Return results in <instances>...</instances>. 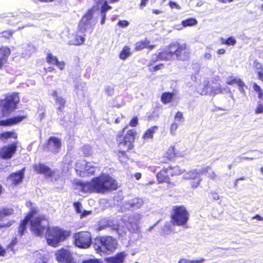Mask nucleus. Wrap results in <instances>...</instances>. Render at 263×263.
<instances>
[{"label": "nucleus", "instance_id": "f257e3e1", "mask_svg": "<svg viewBox=\"0 0 263 263\" xmlns=\"http://www.w3.org/2000/svg\"><path fill=\"white\" fill-rule=\"evenodd\" d=\"M117 240L111 236L97 237L93 242L95 250L101 255L112 253L117 248Z\"/></svg>", "mask_w": 263, "mask_h": 263}, {"label": "nucleus", "instance_id": "f03ea898", "mask_svg": "<svg viewBox=\"0 0 263 263\" xmlns=\"http://www.w3.org/2000/svg\"><path fill=\"white\" fill-rule=\"evenodd\" d=\"M93 179L96 193H104L110 190H116L117 187L116 180L108 174H102Z\"/></svg>", "mask_w": 263, "mask_h": 263}, {"label": "nucleus", "instance_id": "7ed1b4c3", "mask_svg": "<svg viewBox=\"0 0 263 263\" xmlns=\"http://www.w3.org/2000/svg\"><path fill=\"white\" fill-rule=\"evenodd\" d=\"M68 235V232L63 230L59 227H51L48 228L47 229L45 237L48 245L57 247L59 242L63 241Z\"/></svg>", "mask_w": 263, "mask_h": 263}, {"label": "nucleus", "instance_id": "20e7f679", "mask_svg": "<svg viewBox=\"0 0 263 263\" xmlns=\"http://www.w3.org/2000/svg\"><path fill=\"white\" fill-rule=\"evenodd\" d=\"M20 102L17 93L13 92L5 96L4 99L0 100V111L2 116H5L14 110Z\"/></svg>", "mask_w": 263, "mask_h": 263}, {"label": "nucleus", "instance_id": "39448f33", "mask_svg": "<svg viewBox=\"0 0 263 263\" xmlns=\"http://www.w3.org/2000/svg\"><path fill=\"white\" fill-rule=\"evenodd\" d=\"M171 222L174 226H182L189 219V214L183 206H174L171 213Z\"/></svg>", "mask_w": 263, "mask_h": 263}, {"label": "nucleus", "instance_id": "423d86ee", "mask_svg": "<svg viewBox=\"0 0 263 263\" xmlns=\"http://www.w3.org/2000/svg\"><path fill=\"white\" fill-rule=\"evenodd\" d=\"M136 132L134 129L128 130L124 137L119 133L117 137L118 146L123 151L132 149L133 147V142L136 135Z\"/></svg>", "mask_w": 263, "mask_h": 263}, {"label": "nucleus", "instance_id": "0eeeda50", "mask_svg": "<svg viewBox=\"0 0 263 263\" xmlns=\"http://www.w3.org/2000/svg\"><path fill=\"white\" fill-rule=\"evenodd\" d=\"M76 171L81 177H86L93 175L98 170L91 162H86L85 160H80L76 164Z\"/></svg>", "mask_w": 263, "mask_h": 263}, {"label": "nucleus", "instance_id": "6e6552de", "mask_svg": "<svg viewBox=\"0 0 263 263\" xmlns=\"http://www.w3.org/2000/svg\"><path fill=\"white\" fill-rule=\"evenodd\" d=\"M73 237L76 245L79 248L86 249L91 244V235L88 232H79Z\"/></svg>", "mask_w": 263, "mask_h": 263}, {"label": "nucleus", "instance_id": "1a4fd4ad", "mask_svg": "<svg viewBox=\"0 0 263 263\" xmlns=\"http://www.w3.org/2000/svg\"><path fill=\"white\" fill-rule=\"evenodd\" d=\"M48 221L44 216L35 217L31 221V231L36 235H42Z\"/></svg>", "mask_w": 263, "mask_h": 263}, {"label": "nucleus", "instance_id": "9d476101", "mask_svg": "<svg viewBox=\"0 0 263 263\" xmlns=\"http://www.w3.org/2000/svg\"><path fill=\"white\" fill-rule=\"evenodd\" d=\"M173 48L171 52L175 54V59L185 61L189 59V51L185 44H173Z\"/></svg>", "mask_w": 263, "mask_h": 263}, {"label": "nucleus", "instance_id": "9b49d317", "mask_svg": "<svg viewBox=\"0 0 263 263\" xmlns=\"http://www.w3.org/2000/svg\"><path fill=\"white\" fill-rule=\"evenodd\" d=\"M57 260L60 263H76L71 253L66 249H62L55 253Z\"/></svg>", "mask_w": 263, "mask_h": 263}, {"label": "nucleus", "instance_id": "f8f14e48", "mask_svg": "<svg viewBox=\"0 0 263 263\" xmlns=\"http://www.w3.org/2000/svg\"><path fill=\"white\" fill-rule=\"evenodd\" d=\"M17 148L15 143L0 148V157L4 159H9L15 154Z\"/></svg>", "mask_w": 263, "mask_h": 263}, {"label": "nucleus", "instance_id": "ddd939ff", "mask_svg": "<svg viewBox=\"0 0 263 263\" xmlns=\"http://www.w3.org/2000/svg\"><path fill=\"white\" fill-rule=\"evenodd\" d=\"M208 167H203L199 171V172H197L196 170H195L189 173H185L183 175V177L185 179H197V182H195L192 183V186L197 187L201 181V179L199 178L200 174H203L205 173L208 171Z\"/></svg>", "mask_w": 263, "mask_h": 263}, {"label": "nucleus", "instance_id": "4468645a", "mask_svg": "<svg viewBox=\"0 0 263 263\" xmlns=\"http://www.w3.org/2000/svg\"><path fill=\"white\" fill-rule=\"evenodd\" d=\"M26 205L27 206H32V203L30 202H27ZM36 212H37V210L35 208L31 207L30 212L25 217V219L23 220L21 222L20 227H19V229H18V233H20V234L21 236L23 235L24 232L26 230V224L28 223L29 221L32 218L33 214H35Z\"/></svg>", "mask_w": 263, "mask_h": 263}, {"label": "nucleus", "instance_id": "2eb2a0df", "mask_svg": "<svg viewBox=\"0 0 263 263\" xmlns=\"http://www.w3.org/2000/svg\"><path fill=\"white\" fill-rule=\"evenodd\" d=\"M34 168L37 173L43 174L46 177H51L54 173V171H52L48 166L42 163L35 164Z\"/></svg>", "mask_w": 263, "mask_h": 263}, {"label": "nucleus", "instance_id": "dca6fc26", "mask_svg": "<svg viewBox=\"0 0 263 263\" xmlns=\"http://www.w3.org/2000/svg\"><path fill=\"white\" fill-rule=\"evenodd\" d=\"M92 11L90 10L82 17L79 25V29L80 32H83L87 28V25L90 24L92 18Z\"/></svg>", "mask_w": 263, "mask_h": 263}, {"label": "nucleus", "instance_id": "f3484780", "mask_svg": "<svg viewBox=\"0 0 263 263\" xmlns=\"http://www.w3.org/2000/svg\"><path fill=\"white\" fill-rule=\"evenodd\" d=\"M141 215L136 213L132 217H129L128 222L126 224L127 228L132 231H136L139 229V221L141 219Z\"/></svg>", "mask_w": 263, "mask_h": 263}, {"label": "nucleus", "instance_id": "a211bd4d", "mask_svg": "<svg viewBox=\"0 0 263 263\" xmlns=\"http://www.w3.org/2000/svg\"><path fill=\"white\" fill-rule=\"evenodd\" d=\"M78 189L84 193H96V186L95 185L93 179L90 182H79Z\"/></svg>", "mask_w": 263, "mask_h": 263}, {"label": "nucleus", "instance_id": "6ab92c4d", "mask_svg": "<svg viewBox=\"0 0 263 263\" xmlns=\"http://www.w3.org/2000/svg\"><path fill=\"white\" fill-rule=\"evenodd\" d=\"M25 168H22L21 170L17 172L12 174L8 178V181L10 182L11 185H16L22 182L24 177Z\"/></svg>", "mask_w": 263, "mask_h": 263}, {"label": "nucleus", "instance_id": "aec40b11", "mask_svg": "<svg viewBox=\"0 0 263 263\" xmlns=\"http://www.w3.org/2000/svg\"><path fill=\"white\" fill-rule=\"evenodd\" d=\"M61 146L60 139L55 137H51L48 142L47 147L52 152L57 153L60 150Z\"/></svg>", "mask_w": 263, "mask_h": 263}, {"label": "nucleus", "instance_id": "412c9836", "mask_svg": "<svg viewBox=\"0 0 263 263\" xmlns=\"http://www.w3.org/2000/svg\"><path fill=\"white\" fill-rule=\"evenodd\" d=\"M13 213V210L11 208L4 209L0 211V227H8L11 225V222H4L6 219L5 217L11 215Z\"/></svg>", "mask_w": 263, "mask_h": 263}, {"label": "nucleus", "instance_id": "4be33fe9", "mask_svg": "<svg viewBox=\"0 0 263 263\" xmlns=\"http://www.w3.org/2000/svg\"><path fill=\"white\" fill-rule=\"evenodd\" d=\"M125 256V253L120 252L115 256L106 258L105 261L106 263H123Z\"/></svg>", "mask_w": 263, "mask_h": 263}, {"label": "nucleus", "instance_id": "5701e85b", "mask_svg": "<svg viewBox=\"0 0 263 263\" xmlns=\"http://www.w3.org/2000/svg\"><path fill=\"white\" fill-rule=\"evenodd\" d=\"M197 91L201 95H212V83H210L207 80L204 81L203 84L198 88Z\"/></svg>", "mask_w": 263, "mask_h": 263}, {"label": "nucleus", "instance_id": "b1692460", "mask_svg": "<svg viewBox=\"0 0 263 263\" xmlns=\"http://www.w3.org/2000/svg\"><path fill=\"white\" fill-rule=\"evenodd\" d=\"M173 48V44H171L168 48L162 52H159V59L163 60H170L175 59V54L171 52Z\"/></svg>", "mask_w": 263, "mask_h": 263}, {"label": "nucleus", "instance_id": "393cba45", "mask_svg": "<svg viewBox=\"0 0 263 263\" xmlns=\"http://www.w3.org/2000/svg\"><path fill=\"white\" fill-rule=\"evenodd\" d=\"M227 83L229 85H236L239 87V90L241 93H243L245 90L243 87L245 86V83L238 78H234L233 77L228 78L227 80Z\"/></svg>", "mask_w": 263, "mask_h": 263}, {"label": "nucleus", "instance_id": "a878e982", "mask_svg": "<svg viewBox=\"0 0 263 263\" xmlns=\"http://www.w3.org/2000/svg\"><path fill=\"white\" fill-rule=\"evenodd\" d=\"M23 116L14 117L5 120H0V126H11L22 121L24 119Z\"/></svg>", "mask_w": 263, "mask_h": 263}, {"label": "nucleus", "instance_id": "bb28decb", "mask_svg": "<svg viewBox=\"0 0 263 263\" xmlns=\"http://www.w3.org/2000/svg\"><path fill=\"white\" fill-rule=\"evenodd\" d=\"M143 204V201L140 198H134L126 202L125 204V209H138Z\"/></svg>", "mask_w": 263, "mask_h": 263}, {"label": "nucleus", "instance_id": "cd10ccee", "mask_svg": "<svg viewBox=\"0 0 263 263\" xmlns=\"http://www.w3.org/2000/svg\"><path fill=\"white\" fill-rule=\"evenodd\" d=\"M158 127L154 126L148 128L143 134L142 138L145 141H148L153 138L154 134L158 130Z\"/></svg>", "mask_w": 263, "mask_h": 263}, {"label": "nucleus", "instance_id": "c85d7f7f", "mask_svg": "<svg viewBox=\"0 0 263 263\" xmlns=\"http://www.w3.org/2000/svg\"><path fill=\"white\" fill-rule=\"evenodd\" d=\"M86 84L84 82H78L75 86V91L78 96L83 97L86 91Z\"/></svg>", "mask_w": 263, "mask_h": 263}, {"label": "nucleus", "instance_id": "c756f323", "mask_svg": "<svg viewBox=\"0 0 263 263\" xmlns=\"http://www.w3.org/2000/svg\"><path fill=\"white\" fill-rule=\"evenodd\" d=\"M51 96L54 97L56 104L59 105L58 109L61 110L62 107H64L65 104V100L61 97L58 96L57 91L53 90L51 93Z\"/></svg>", "mask_w": 263, "mask_h": 263}, {"label": "nucleus", "instance_id": "7c9ffc66", "mask_svg": "<svg viewBox=\"0 0 263 263\" xmlns=\"http://www.w3.org/2000/svg\"><path fill=\"white\" fill-rule=\"evenodd\" d=\"M17 134L14 131L6 132L0 134V140L2 141L6 140L8 139H16Z\"/></svg>", "mask_w": 263, "mask_h": 263}, {"label": "nucleus", "instance_id": "2f4dec72", "mask_svg": "<svg viewBox=\"0 0 263 263\" xmlns=\"http://www.w3.org/2000/svg\"><path fill=\"white\" fill-rule=\"evenodd\" d=\"M184 171L181 170L178 166H176L174 167L170 166L167 168V172L171 176L178 175L182 174Z\"/></svg>", "mask_w": 263, "mask_h": 263}, {"label": "nucleus", "instance_id": "473e14b6", "mask_svg": "<svg viewBox=\"0 0 263 263\" xmlns=\"http://www.w3.org/2000/svg\"><path fill=\"white\" fill-rule=\"evenodd\" d=\"M166 173L168 174V172H167V168L163 169V170H162L161 171L158 173L157 177L159 182L167 181V180H168V178L167 175H166Z\"/></svg>", "mask_w": 263, "mask_h": 263}, {"label": "nucleus", "instance_id": "72a5a7b5", "mask_svg": "<svg viewBox=\"0 0 263 263\" xmlns=\"http://www.w3.org/2000/svg\"><path fill=\"white\" fill-rule=\"evenodd\" d=\"M74 40H70L69 44L71 45H80L82 44L85 41V38L81 35L76 34Z\"/></svg>", "mask_w": 263, "mask_h": 263}, {"label": "nucleus", "instance_id": "f704fd0d", "mask_svg": "<svg viewBox=\"0 0 263 263\" xmlns=\"http://www.w3.org/2000/svg\"><path fill=\"white\" fill-rule=\"evenodd\" d=\"M130 54V48L128 46H124L120 53L119 57L121 60H125Z\"/></svg>", "mask_w": 263, "mask_h": 263}, {"label": "nucleus", "instance_id": "c9c22d12", "mask_svg": "<svg viewBox=\"0 0 263 263\" xmlns=\"http://www.w3.org/2000/svg\"><path fill=\"white\" fill-rule=\"evenodd\" d=\"M10 50L7 47L0 48V58L3 59L6 62V58L10 55Z\"/></svg>", "mask_w": 263, "mask_h": 263}, {"label": "nucleus", "instance_id": "e433bc0d", "mask_svg": "<svg viewBox=\"0 0 263 263\" xmlns=\"http://www.w3.org/2000/svg\"><path fill=\"white\" fill-rule=\"evenodd\" d=\"M197 24V21L194 18H190L185 20H183L181 22L182 27H190L196 25Z\"/></svg>", "mask_w": 263, "mask_h": 263}, {"label": "nucleus", "instance_id": "4c0bfd02", "mask_svg": "<svg viewBox=\"0 0 263 263\" xmlns=\"http://www.w3.org/2000/svg\"><path fill=\"white\" fill-rule=\"evenodd\" d=\"M173 94L170 92H164L162 94L161 100L164 104H167L171 102Z\"/></svg>", "mask_w": 263, "mask_h": 263}, {"label": "nucleus", "instance_id": "58836bf2", "mask_svg": "<svg viewBox=\"0 0 263 263\" xmlns=\"http://www.w3.org/2000/svg\"><path fill=\"white\" fill-rule=\"evenodd\" d=\"M212 95H215L222 92L220 84L216 82H212Z\"/></svg>", "mask_w": 263, "mask_h": 263}, {"label": "nucleus", "instance_id": "ea45409f", "mask_svg": "<svg viewBox=\"0 0 263 263\" xmlns=\"http://www.w3.org/2000/svg\"><path fill=\"white\" fill-rule=\"evenodd\" d=\"M149 42L147 40H144L137 42L136 44L135 48L137 50H142L144 48H147V46L149 45Z\"/></svg>", "mask_w": 263, "mask_h": 263}, {"label": "nucleus", "instance_id": "a19ab883", "mask_svg": "<svg viewBox=\"0 0 263 263\" xmlns=\"http://www.w3.org/2000/svg\"><path fill=\"white\" fill-rule=\"evenodd\" d=\"M253 88L257 93L258 98L263 99V90L256 83H254L253 84Z\"/></svg>", "mask_w": 263, "mask_h": 263}, {"label": "nucleus", "instance_id": "79ce46f5", "mask_svg": "<svg viewBox=\"0 0 263 263\" xmlns=\"http://www.w3.org/2000/svg\"><path fill=\"white\" fill-rule=\"evenodd\" d=\"M221 43L222 44H226L228 46H234L236 43V41L233 37H230L227 40L221 39Z\"/></svg>", "mask_w": 263, "mask_h": 263}, {"label": "nucleus", "instance_id": "37998d69", "mask_svg": "<svg viewBox=\"0 0 263 263\" xmlns=\"http://www.w3.org/2000/svg\"><path fill=\"white\" fill-rule=\"evenodd\" d=\"M253 69L255 72L257 74L258 73V71H260L263 69V65L257 60H255L253 62Z\"/></svg>", "mask_w": 263, "mask_h": 263}, {"label": "nucleus", "instance_id": "c03bdc74", "mask_svg": "<svg viewBox=\"0 0 263 263\" xmlns=\"http://www.w3.org/2000/svg\"><path fill=\"white\" fill-rule=\"evenodd\" d=\"M204 258H200L198 260H190L186 258H182L179 260L178 263H202L204 262Z\"/></svg>", "mask_w": 263, "mask_h": 263}, {"label": "nucleus", "instance_id": "a18cd8bd", "mask_svg": "<svg viewBox=\"0 0 263 263\" xmlns=\"http://www.w3.org/2000/svg\"><path fill=\"white\" fill-rule=\"evenodd\" d=\"M255 113L256 114L263 113V99H260V100L257 102V105L255 109Z\"/></svg>", "mask_w": 263, "mask_h": 263}, {"label": "nucleus", "instance_id": "49530a36", "mask_svg": "<svg viewBox=\"0 0 263 263\" xmlns=\"http://www.w3.org/2000/svg\"><path fill=\"white\" fill-rule=\"evenodd\" d=\"M184 119L182 113L180 111H178L175 116L174 122L178 123V124L180 125L182 123Z\"/></svg>", "mask_w": 263, "mask_h": 263}, {"label": "nucleus", "instance_id": "de8ad7c7", "mask_svg": "<svg viewBox=\"0 0 263 263\" xmlns=\"http://www.w3.org/2000/svg\"><path fill=\"white\" fill-rule=\"evenodd\" d=\"M58 59L56 57L53 56L51 53H48L46 58V61L49 64L55 65L58 62Z\"/></svg>", "mask_w": 263, "mask_h": 263}, {"label": "nucleus", "instance_id": "09e8293b", "mask_svg": "<svg viewBox=\"0 0 263 263\" xmlns=\"http://www.w3.org/2000/svg\"><path fill=\"white\" fill-rule=\"evenodd\" d=\"M179 124L178 123L176 122H173L170 126V134L172 136H175L176 135V131L177 129V128L179 126Z\"/></svg>", "mask_w": 263, "mask_h": 263}, {"label": "nucleus", "instance_id": "8fccbe9b", "mask_svg": "<svg viewBox=\"0 0 263 263\" xmlns=\"http://www.w3.org/2000/svg\"><path fill=\"white\" fill-rule=\"evenodd\" d=\"M167 159L171 160L175 155V148L174 146H171L167 152Z\"/></svg>", "mask_w": 263, "mask_h": 263}, {"label": "nucleus", "instance_id": "3c124183", "mask_svg": "<svg viewBox=\"0 0 263 263\" xmlns=\"http://www.w3.org/2000/svg\"><path fill=\"white\" fill-rule=\"evenodd\" d=\"M111 8V7L108 5L107 2H105L102 6L101 14H106V12Z\"/></svg>", "mask_w": 263, "mask_h": 263}, {"label": "nucleus", "instance_id": "603ef678", "mask_svg": "<svg viewBox=\"0 0 263 263\" xmlns=\"http://www.w3.org/2000/svg\"><path fill=\"white\" fill-rule=\"evenodd\" d=\"M110 226L108 222H106L105 220L101 221L99 224V230H102L105 229L106 227H110Z\"/></svg>", "mask_w": 263, "mask_h": 263}, {"label": "nucleus", "instance_id": "864d4df0", "mask_svg": "<svg viewBox=\"0 0 263 263\" xmlns=\"http://www.w3.org/2000/svg\"><path fill=\"white\" fill-rule=\"evenodd\" d=\"M168 6L171 9H176L177 10H180L181 7L176 2L170 1L168 3Z\"/></svg>", "mask_w": 263, "mask_h": 263}, {"label": "nucleus", "instance_id": "5fc2aeb1", "mask_svg": "<svg viewBox=\"0 0 263 263\" xmlns=\"http://www.w3.org/2000/svg\"><path fill=\"white\" fill-rule=\"evenodd\" d=\"M171 230V225L170 223L166 224L163 228V234H168L170 233Z\"/></svg>", "mask_w": 263, "mask_h": 263}, {"label": "nucleus", "instance_id": "6e6d98bb", "mask_svg": "<svg viewBox=\"0 0 263 263\" xmlns=\"http://www.w3.org/2000/svg\"><path fill=\"white\" fill-rule=\"evenodd\" d=\"M73 205L77 213H82V205L80 202H74Z\"/></svg>", "mask_w": 263, "mask_h": 263}, {"label": "nucleus", "instance_id": "4d7b16f0", "mask_svg": "<svg viewBox=\"0 0 263 263\" xmlns=\"http://www.w3.org/2000/svg\"><path fill=\"white\" fill-rule=\"evenodd\" d=\"M138 123V119L137 117H134L130 121L129 125L132 127H135Z\"/></svg>", "mask_w": 263, "mask_h": 263}, {"label": "nucleus", "instance_id": "13d9d810", "mask_svg": "<svg viewBox=\"0 0 263 263\" xmlns=\"http://www.w3.org/2000/svg\"><path fill=\"white\" fill-rule=\"evenodd\" d=\"M35 263H47V259L45 257L40 255V256L36 258Z\"/></svg>", "mask_w": 263, "mask_h": 263}, {"label": "nucleus", "instance_id": "bf43d9fd", "mask_svg": "<svg viewBox=\"0 0 263 263\" xmlns=\"http://www.w3.org/2000/svg\"><path fill=\"white\" fill-rule=\"evenodd\" d=\"M118 24L119 26H120L121 27H126L128 25L129 23L127 21L124 20V21H120L118 22Z\"/></svg>", "mask_w": 263, "mask_h": 263}, {"label": "nucleus", "instance_id": "052dcab7", "mask_svg": "<svg viewBox=\"0 0 263 263\" xmlns=\"http://www.w3.org/2000/svg\"><path fill=\"white\" fill-rule=\"evenodd\" d=\"M59 69L63 70L65 67V63L63 62H60L58 60V62L55 64Z\"/></svg>", "mask_w": 263, "mask_h": 263}, {"label": "nucleus", "instance_id": "680f3d73", "mask_svg": "<svg viewBox=\"0 0 263 263\" xmlns=\"http://www.w3.org/2000/svg\"><path fill=\"white\" fill-rule=\"evenodd\" d=\"M12 34V32L10 30L2 32V36L6 38H8L9 36H11Z\"/></svg>", "mask_w": 263, "mask_h": 263}, {"label": "nucleus", "instance_id": "e2e57ef3", "mask_svg": "<svg viewBox=\"0 0 263 263\" xmlns=\"http://www.w3.org/2000/svg\"><path fill=\"white\" fill-rule=\"evenodd\" d=\"M203 57L205 59L210 60L212 59V54L210 52H205Z\"/></svg>", "mask_w": 263, "mask_h": 263}, {"label": "nucleus", "instance_id": "0e129e2a", "mask_svg": "<svg viewBox=\"0 0 263 263\" xmlns=\"http://www.w3.org/2000/svg\"><path fill=\"white\" fill-rule=\"evenodd\" d=\"M149 0H141L140 7L141 9H143V7H145L147 5Z\"/></svg>", "mask_w": 263, "mask_h": 263}, {"label": "nucleus", "instance_id": "69168bd1", "mask_svg": "<svg viewBox=\"0 0 263 263\" xmlns=\"http://www.w3.org/2000/svg\"><path fill=\"white\" fill-rule=\"evenodd\" d=\"M158 59H159V54H153V56H152V61L153 62H155V61L158 60Z\"/></svg>", "mask_w": 263, "mask_h": 263}, {"label": "nucleus", "instance_id": "338daca9", "mask_svg": "<svg viewBox=\"0 0 263 263\" xmlns=\"http://www.w3.org/2000/svg\"><path fill=\"white\" fill-rule=\"evenodd\" d=\"M258 79L263 81V69L260 71H258V73H257Z\"/></svg>", "mask_w": 263, "mask_h": 263}, {"label": "nucleus", "instance_id": "774afa93", "mask_svg": "<svg viewBox=\"0 0 263 263\" xmlns=\"http://www.w3.org/2000/svg\"><path fill=\"white\" fill-rule=\"evenodd\" d=\"M209 177L212 180H214L216 178V175L214 172H211L209 174Z\"/></svg>", "mask_w": 263, "mask_h": 263}]
</instances>
